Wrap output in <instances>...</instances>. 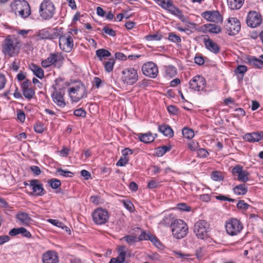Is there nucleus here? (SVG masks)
I'll list each match as a JSON object with an SVG mask.
<instances>
[{
    "instance_id": "nucleus-1",
    "label": "nucleus",
    "mask_w": 263,
    "mask_h": 263,
    "mask_svg": "<svg viewBox=\"0 0 263 263\" xmlns=\"http://www.w3.org/2000/svg\"><path fill=\"white\" fill-rule=\"evenodd\" d=\"M210 230V224L204 220L198 221L194 226V233L197 237L205 242V245L208 246L209 245L208 243H210L212 241V238L210 237L209 234Z\"/></svg>"
},
{
    "instance_id": "nucleus-2",
    "label": "nucleus",
    "mask_w": 263,
    "mask_h": 263,
    "mask_svg": "<svg viewBox=\"0 0 263 263\" xmlns=\"http://www.w3.org/2000/svg\"><path fill=\"white\" fill-rule=\"evenodd\" d=\"M20 42L14 35H8L2 44V51L5 55L9 57H14L17 55L20 51Z\"/></svg>"
},
{
    "instance_id": "nucleus-3",
    "label": "nucleus",
    "mask_w": 263,
    "mask_h": 263,
    "mask_svg": "<svg viewBox=\"0 0 263 263\" xmlns=\"http://www.w3.org/2000/svg\"><path fill=\"white\" fill-rule=\"evenodd\" d=\"M11 8L16 15L23 18L28 17L31 14L30 6L25 0H14L11 3Z\"/></svg>"
},
{
    "instance_id": "nucleus-4",
    "label": "nucleus",
    "mask_w": 263,
    "mask_h": 263,
    "mask_svg": "<svg viewBox=\"0 0 263 263\" xmlns=\"http://www.w3.org/2000/svg\"><path fill=\"white\" fill-rule=\"evenodd\" d=\"M173 236L180 239L185 236L188 232L187 224L181 219H176L171 225Z\"/></svg>"
},
{
    "instance_id": "nucleus-5",
    "label": "nucleus",
    "mask_w": 263,
    "mask_h": 263,
    "mask_svg": "<svg viewBox=\"0 0 263 263\" xmlns=\"http://www.w3.org/2000/svg\"><path fill=\"white\" fill-rule=\"evenodd\" d=\"M68 92L72 101L76 102L86 98L87 95V89L81 82H79L75 86L70 87Z\"/></svg>"
},
{
    "instance_id": "nucleus-6",
    "label": "nucleus",
    "mask_w": 263,
    "mask_h": 263,
    "mask_svg": "<svg viewBox=\"0 0 263 263\" xmlns=\"http://www.w3.org/2000/svg\"><path fill=\"white\" fill-rule=\"evenodd\" d=\"M55 11V8L53 4L50 0H44L40 7V15L41 17L45 20L51 18Z\"/></svg>"
},
{
    "instance_id": "nucleus-7",
    "label": "nucleus",
    "mask_w": 263,
    "mask_h": 263,
    "mask_svg": "<svg viewBox=\"0 0 263 263\" xmlns=\"http://www.w3.org/2000/svg\"><path fill=\"white\" fill-rule=\"evenodd\" d=\"M243 228L240 221L236 219L232 218L229 220L226 225V229L228 234L231 236L238 235Z\"/></svg>"
},
{
    "instance_id": "nucleus-8",
    "label": "nucleus",
    "mask_w": 263,
    "mask_h": 263,
    "mask_svg": "<svg viewBox=\"0 0 263 263\" xmlns=\"http://www.w3.org/2000/svg\"><path fill=\"white\" fill-rule=\"evenodd\" d=\"M59 46L64 51L68 52L71 50L73 46V40L70 32L60 36Z\"/></svg>"
},
{
    "instance_id": "nucleus-9",
    "label": "nucleus",
    "mask_w": 263,
    "mask_h": 263,
    "mask_svg": "<svg viewBox=\"0 0 263 263\" xmlns=\"http://www.w3.org/2000/svg\"><path fill=\"white\" fill-rule=\"evenodd\" d=\"M123 81L128 85H133L138 80L137 70L134 68H127L122 71Z\"/></svg>"
},
{
    "instance_id": "nucleus-10",
    "label": "nucleus",
    "mask_w": 263,
    "mask_h": 263,
    "mask_svg": "<svg viewBox=\"0 0 263 263\" xmlns=\"http://www.w3.org/2000/svg\"><path fill=\"white\" fill-rule=\"evenodd\" d=\"M93 222L98 225L106 223L109 219L108 212L102 208H98L92 214Z\"/></svg>"
},
{
    "instance_id": "nucleus-11",
    "label": "nucleus",
    "mask_w": 263,
    "mask_h": 263,
    "mask_svg": "<svg viewBox=\"0 0 263 263\" xmlns=\"http://www.w3.org/2000/svg\"><path fill=\"white\" fill-rule=\"evenodd\" d=\"M240 23L239 20L235 17L229 18L226 25V29L230 35L236 34L240 30Z\"/></svg>"
},
{
    "instance_id": "nucleus-12",
    "label": "nucleus",
    "mask_w": 263,
    "mask_h": 263,
    "mask_svg": "<svg viewBox=\"0 0 263 263\" xmlns=\"http://www.w3.org/2000/svg\"><path fill=\"white\" fill-rule=\"evenodd\" d=\"M143 73L152 78H156L158 73V69L156 64L150 62L144 64L142 67Z\"/></svg>"
},
{
    "instance_id": "nucleus-13",
    "label": "nucleus",
    "mask_w": 263,
    "mask_h": 263,
    "mask_svg": "<svg viewBox=\"0 0 263 263\" xmlns=\"http://www.w3.org/2000/svg\"><path fill=\"white\" fill-rule=\"evenodd\" d=\"M190 87L195 91L203 90L206 85V82L204 78L200 76L194 77L189 83Z\"/></svg>"
},
{
    "instance_id": "nucleus-14",
    "label": "nucleus",
    "mask_w": 263,
    "mask_h": 263,
    "mask_svg": "<svg viewBox=\"0 0 263 263\" xmlns=\"http://www.w3.org/2000/svg\"><path fill=\"white\" fill-rule=\"evenodd\" d=\"M261 21V15L255 11L250 12L246 20L248 26L252 28H255L259 26Z\"/></svg>"
},
{
    "instance_id": "nucleus-15",
    "label": "nucleus",
    "mask_w": 263,
    "mask_h": 263,
    "mask_svg": "<svg viewBox=\"0 0 263 263\" xmlns=\"http://www.w3.org/2000/svg\"><path fill=\"white\" fill-rule=\"evenodd\" d=\"M202 16L209 22L222 23L223 17L218 11H206L202 13Z\"/></svg>"
},
{
    "instance_id": "nucleus-16",
    "label": "nucleus",
    "mask_w": 263,
    "mask_h": 263,
    "mask_svg": "<svg viewBox=\"0 0 263 263\" xmlns=\"http://www.w3.org/2000/svg\"><path fill=\"white\" fill-rule=\"evenodd\" d=\"M32 190V194L37 196H41L45 194V191L43 187L42 184L39 183V180L34 179L30 181L29 184H26Z\"/></svg>"
},
{
    "instance_id": "nucleus-17",
    "label": "nucleus",
    "mask_w": 263,
    "mask_h": 263,
    "mask_svg": "<svg viewBox=\"0 0 263 263\" xmlns=\"http://www.w3.org/2000/svg\"><path fill=\"white\" fill-rule=\"evenodd\" d=\"M232 173L234 175L237 176V179L243 182H246L249 180V173L244 171L241 166L239 165L234 167L232 171Z\"/></svg>"
},
{
    "instance_id": "nucleus-18",
    "label": "nucleus",
    "mask_w": 263,
    "mask_h": 263,
    "mask_svg": "<svg viewBox=\"0 0 263 263\" xmlns=\"http://www.w3.org/2000/svg\"><path fill=\"white\" fill-rule=\"evenodd\" d=\"M43 263H59V257L57 253L54 251H48L43 254L42 256Z\"/></svg>"
},
{
    "instance_id": "nucleus-19",
    "label": "nucleus",
    "mask_w": 263,
    "mask_h": 263,
    "mask_svg": "<svg viewBox=\"0 0 263 263\" xmlns=\"http://www.w3.org/2000/svg\"><path fill=\"white\" fill-rule=\"evenodd\" d=\"M263 138V132L248 133L244 135L243 139L249 142H258Z\"/></svg>"
},
{
    "instance_id": "nucleus-20",
    "label": "nucleus",
    "mask_w": 263,
    "mask_h": 263,
    "mask_svg": "<svg viewBox=\"0 0 263 263\" xmlns=\"http://www.w3.org/2000/svg\"><path fill=\"white\" fill-rule=\"evenodd\" d=\"M139 240H149L153 245L155 247H158L159 245H161L159 240L155 236H153L150 233H146L145 231H143L139 237Z\"/></svg>"
},
{
    "instance_id": "nucleus-21",
    "label": "nucleus",
    "mask_w": 263,
    "mask_h": 263,
    "mask_svg": "<svg viewBox=\"0 0 263 263\" xmlns=\"http://www.w3.org/2000/svg\"><path fill=\"white\" fill-rule=\"evenodd\" d=\"M16 218L17 221L24 225H28L32 221L29 215L23 212H20L16 215Z\"/></svg>"
},
{
    "instance_id": "nucleus-22",
    "label": "nucleus",
    "mask_w": 263,
    "mask_h": 263,
    "mask_svg": "<svg viewBox=\"0 0 263 263\" xmlns=\"http://www.w3.org/2000/svg\"><path fill=\"white\" fill-rule=\"evenodd\" d=\"M204 43L206 48L210 51L217 53L219 51V46L218 45L212 41L210 38L204 39Z\"/></svg>"
},
{
    "instance_id": "nucleus-23",
    "label": "nucleus",
    "mask_w": 263,
    "mask_h": 263,
    "mask_svg": "<svg viewBox=\"0 0 263 263\" xmlns=\"http://www.w3.org/2000/svg\"><path fill=\"white\" fill-rule=\"evenodd\" d=\"M52 98L54 102L59 107H64L66 103L63 99V95L61 92L54 91L52 94Z\"/></svg>"
},
{
    "instance_id": "nucleus-24",
    "label": "nucleus",
    "mask_w": 263,
    "mask_h": 263,
    "mask_svg": "<svg viewBox=\"0 0 263 263\" xmlns=\"http://www.w3.org/2000/svg\"><path fill=\"white\" fill-rule=\"evenodd\" d=\"M124 248H118L119 256L111 259L109 263H123L125 260L126 252L123 251Z\"/></svg>"
},
{
    "instance_id": "nucleus-25",
    "label": "nucleus",
    "mask_w": 263,
    "mask_h": 263,
    "mask_svg": "<svg viewBox=\"0 0 263 263\" xmlns=\"http://www.w3.org/2000/svg\"><path fill=\"white\" fill-rule=\"evenodd\" d=\"M58 60V55L57 54H52L47 59L42 61V66L44 68H47L55 63Z\"/></svg>"
},
{
    "instance_id": "nucleus-26",
    "label": "nucleus",
    "mask_w": 263,
    "mask_h": 263,
    "mask_svg": "<svg viewBox=\"0 0 263 263\" xmlns=\"http://www.w3.org/2000/svg\"><path fill=\"white\" fill-rule=\"evenodd\" d=\"M166 10L169 11L173 14L177 16L182 21H185L186 18L183 15L182 12L178 8L174 6L172 3Z\"/></svg>"
},
{
    "instance_id": "nucleus-27",
    "label": "nucleus",
    "mask_w": 263,
    "mask_h": 263,
    "mask_svg": "<svg viewBox=\"0 0 263 263\" xmlns=\"http://www.w3.org/2000/svg\"><path fill=\"white\" fill-rule=\"evenodd\" d=\"M166 10L169 11L173 14L177 16L182 21H185L186 18L183 15L182 12L178 8L174 6L172 3Z\"/></svg>"
},
{
    "instance_id": "nucleus-28",
    "label": "nucleus",
    "mask_w": 263,
    "mask_h": 263,
    "mask_svg": "<svg viewBox=\"0 0 263 263\" xmlns=\"http://www.w3.org/2000/svg\"><path fill=\"white\" fill-rule=\"evenodd\" d=\"M166 10L169 11L173 14L177 16L182 21H185L186 18L183 15L182 12L178 8L174 6L172 3Z\"/></svg>"
},
{
    "instance_id": "nucleus-29",
    "label": "nucleus",
    "mask_w": 263,
    "mask_h": 263,
    "mask_svg": "<svg viewBox=\"0 0 263 263\" xmlns=\"http://www.w3.org/2000/svg\"><path fill=\"white\" fill-rule=\"evenodd\" d=\"M166 10L169 11L173 14L177 16L182 21H185L186 18L183 15L182 12L178 8L174 6L172 3Z\"/></svg>"
},
{
    "instance_id": "nucleus-30",
    "label": "nucleus",
    "mask_w": 263,
    "mask_h": 263,
    "mask_svg": "<svg viewBox=\"0 0 263 263\" xmlns=\"http://www.w3.org/2000/svg\"><path fill=\"white\" fill-rule=\"evenodd\" d=\"M166 10L169 11L173 14L177 16L182 21H185L186 18L183 15L182 12L178 8L174 6L172 3Z\"/></svg>"
},
{
    "instance_id": "nucleus-31",
    "label": "nucleus",
    "mask_w": 263,
    "mask_h": 263,
    "mask_svg": "<svg viewBox=\"0 0 263 263\" xmlns=\"http://www.w3.org/2000/svg\"><path fill=\"white\" fill-rule=\"evenodd\" d=\"M244 0H227L228 5L232 10L240 9L243 5Z\"/></svg>"
},
{
    "instance_id": "nucleus-32",
    "label": "nucleus",
    "mask_w": 263,
    "mask_h": 263,
    "mask_svg": "<svg viewBox=\"0 0 263 263\" xmlns=\"http://www.w3.org/2000/svg\"><path fill=\"white\" fill-rule=\"evenodd\" d=\"M159 130L165 136L170 138L172 137L174 135V132L172 128L166 125H163L159 126Z\"/></svg>"
},
{
    "instance_id": "nucleus-33",
    "label": "nucleus",
    "mask_w": 263,
    "mask_h": 263,
    "mask_svg": "<svg viewBox=\"0 0 263 263\" xmlns=\"http://www.w3.org/2000/svg\"><path fill=\"white\" fill-rule=\"evenodd\" d=\"M206 31L211 33H219L221 32V28L219 26L214 24H207L204 25Z\"/></svg>"
},
{
    "instance_id": "nucleus-34",
    "label": "nucleus",
    "mask_w": 263,
    "mask_h": 263,
    "mask_svg": "<svg viewBox=\"0 0 263 263\" xmlns=\"http://www.w3.org/2000/svg\"><path fill=\"white\" fill-rule=\"evenodd\" d=\"M139 139L141 142L148 143L153 142L155 139V137L152 135V133H147L145 134H139Z\"/></svg>"
},
{
    "instance_id": "nucleus-35",
    "label": "nucleus",
    "mask_w": 263,
    "mask_h": 263,
    "mask_svg": "<svg viewBox=\"0 0 263 263\" xmlns=\"http://www.w3.org/2000/svg\"><path fill=\"white\" fill-rule=\"evenodd\" d=\"M30 69L33 71V73L39 78L42 79L44 77V71L41 67L35 64H32L30 66Z\"/></svg>"
},
{
    "instance_id": "nucleus-36",
    "label": "nucleus",
    "mask_w": 263,
    "mask_h": 263,
    "mask_svg": "<svg viewBox=\"0 0 263 263\" xmlns=\"http://www.w3.org/2000/svg\"><path fill=\"white\" fill-rule=\"evenodd\" d=\"M234 192L239 195H243L247 192V187L245 184H241L236 185L233 189Z\"/></svg>"
},
{
    "instance_id": "nucleus-37",
    "label": "nucleus",
    "mask_w": 263,
    "mask_h": 263,
    "mask_svg": "<svg viewBox=\"0 0 263 263\" xmlns=\"http://www.w3.org/2000/svg\"><path fill=\"white\" fill-rule=\"evenodd\" d=\"M35 38L37 41L48 39L51 38V35L48 31L43 29L37 33V34L35 36Z\"/></svg>"
},
{
    "instance_id": "nucleus-38",
    "label": "nucleus",
    "mask_w": 263,
    "mask_h": 263,
    "mask_svg": "<svg viewBox=\"0 0 263 263\" xmlns=\"http://www.w3.org/2000/svg\"><path fill=\"white\" fill-rule=\"evenodd\" d=\"M96 55L99 58V59L102 61L106 57H110L111 55V53L107 50L104 49H100L96 51Z\"/></svg>"
},
{
    "instance_id": "nucleus-39",
    "label": "nucleus",
    "mask_w": 263,
    "mask_h": 263,
    "mask_svg": "<svg viewBox=\"0 0 263 263\" xmlns=\"http://www.w3.org/2000/svg\"><path fill=\"white\" fill-rule=\"evenodd\" d=\"M182 134L183 137L187 139H191L194 136V130L188 128H184L182 129Z\"/></svg>"
},
{
    "instance_id": "nucleus-40",
    "label": "nucleus",
    "mask_w": 263,
    "mask_h": 263,
    "mask_svg": "<svg viewBox=\"0 0 263 263\" xmlns=\"http://www.w3.org/2000/svg\"><path fill=\"white\" fill-rule=\"evenodd\" d=\"M114 64L115 61L111 59H109L107 62H104V65L105 70L108 72L111 71L113 69Z\"/></svg>"
},
{
    "instance_id": "nucleus-41",
    "label": "nucleus",
    "mask_w": 263,
    "mask_h": 263,
    "mask_svg": "<svg viewBox=\"0 0 263 263\" xmlns=\"http://www.w3.org/2000/svg\"><path fill=\"white\" fill-rule=\"evenodd\" d=\"M48 183L50 186L53 189H57L60 186L61 181L57 179H52L48 181Z\"/></svg>"
},
{
    "instance_id": "nucleus-42",
    "label": "nucleus",
    "mask_w": 263,
    "mask_h": 263,
    "mask_svg": "<svg viewBox=\"0 0 263 263\" xmlns=\"http://www.w3.org/2000/svg\"><path fill=\"white\" fill-rule=\"evenodd\" d=\"M166 73L170 77H174L176 74V69L173 66H168L166 68Z\"/></svg>"
},
{
    "instance_id": "nucleus-43",
    "label": "nucleus",
    "mask_w": 263,
    "mask_h": 263,
    "mask_svg": "<svg viewBox=\"0 0 263 263\" xmlns=\"http://www.w3.org/2000/svg\"><path fill=\"white\" fill-rule=\"evenodd\" d=\"M123 239L125 240L129 245H133L134 242L140 240L139 239V237L137 238L133 236H127L124 237Z\"/></svg>"
},
{
    "instance_id": "nucleus-44",
    "label": "nucleus",
    "mask_w": 263,
    "mask_h": 263,
    "mask_svg": "<svg viewBox=\"0 0 263 263\" xmlns=\"http://www.w3.org/2000/svg\"><path fill=\"white\" fill-rule=\"evenodd\" d=\"M157 2L158 4L160 5L163 8L166 9L172 3L171 0H157Z\"/></svg>"
},
{
    "instance_id": "nucleus-45",
    "label": "nucleus",
    "mask_w": 263,
    "mask_h": 263,
    "mask_svg": "<svg viewBox=\"0 0 263 263\" xmlns=\"http://www.w3.org/2000/svg\"><path fill=\"white\" fill-rule=\"evenodd\" d=\"M23 95L25 98L31 99L34 95V91L30 88L23 90Z\"/></svg>"
},
{
    "instance_id": "nucleus-46",
    "label": "nucleus",
    "mask_w": 263,
    "mask_h": 263,
    "mask_svg": "<svg viewBox=\"0 0 263 263\" xmlns=\"http://www.w3.org/2000/svg\"><path fill=\"white\" fill-rule=\"evenodd\" d=\"M250 63L251 64H253L256 67L260 68L262 67L263 64L261 62L260 60L257 59L256 58H253L250 61Z\"/></svg>"
},
{
    "instance_id": "nucleus-47",
    "label": "nucleus",
    "mask_w": 263,
    "mask_h": 263,
    "mask_svg": "<svg viewBox=\"0 0 263 263\" xmlns=\"http://www.w3.org/2000/svg\"><path fill=\"white\" fill-rule=\"evenodd\" d=\"M168 39L169 40L175 43H179L181 42L180 37L173 33H171L169 34Z\"/></svg>"
},
{
    "instance_id": "nucleus-48",
    "label": "nucleus",
    "mask_w": 263,
    "mask_h": 263,
    "mask_svg": "<svg viewBox=\"0 0 263 263\" xmlns=\"http://www.w3.org/2000/svg\"><path fill=\"white\" fill-rule=\"evenodd\" d=\"M162 36L158 34H152L145 36V39L147 41H159L161 39Z\"/></svg>"
},
{
    "instance_id": "nucleus-49",
    "label": "nucleus",
    "mask_w": 263,
    "mask_h": 263,
    "mask_svg": "<svg viewBox=\"0 0 263 263\" xmlns=\"http://www.w3.org/2000/svg\"><path fill=\"white\" fill-rule=\"evenodd\" d=\"M129 159L128 157H125L124 156H122V157L120 158L119 161L117 162L116 165L117 166H122L125 165L128 162Z\"/></svg>"
},
{
    "instance_id": "nucleus-50",
    "label": "nucleus",
    "mask_w": 263,
    "mask_h": 263,
    "mask_svg": "<svg viewBox=\"0 0 263 263\" xmlns=\"http://www.w3.org/2000/svg\"><path fill=\"white\" fill-rule=\"evenodd\" d=\"M247 67L245 65H239L235 69V72L243 75V74L247 71Z\"/></svg>"
},
{
    "instance_id": "nucleus-51",
    "label": "nucleus",
    "mask_w": 263,
    "mask_h": 263,
    "mask_svg": "<svg viewBox=\"0 0 263 263\" xmlns=\"http://www.w3.org/2000/svg\"><path fill=\"white\" fill-rule=\"evenodd\" d=\"M197 155L201 158H205L209 155V153L204 148H199L197 149Z\"/></svg>"
},
{
    "instance_id": "nucleus-52",
    "label": "nucleus",
    "mask_w": 263,
    "mask_h": 263,
    "mask_svg": "<svg viewBox=\"0 0 263 263\" xmlns=\"http://www.w3.org/2000/svg\"><path fill=\"white\" fill-rule=\"evenodd\" d=\"M177 208L183 211H190L191 210V207L187 205L186 204L184 203H181L177 204Z\"/></svg>"
},
{
    "instance_id": "nucleus-53",
    "label": "nucleus",
    "mask_w": 263,
    "mask_h": 263,
    "mask_svg": "<svg viewBox=\"0 0 263 263\" xmlns=\"http://www.w3.org/2000/svg\"><path fill=\"white\" fill-rule=\"evenodd\" d=\"M86 111L82 108H79L74 110V115L78 117H84L86 116Z\"/></svg>"
},
{
    "instance_id": "nucleus-54",
    "label": "nucleus",
    "mask_w": 263,
    "mask_h": 263,
    "mask_svg": "<svg viewBox=\"0 0 263 263\" xmlns=\"http://www.w3.org/2000/svg\"><path fill=\"white\" fill-rule=\"evenodd\" d=\"M57 171L58 172L60 173V175L65 177H71L73 175V173L71 172L64 171L61 168H59Z\"/></svg>"
},
{
    "instance_id": "nucleus-55",
    "label": "nucleus",
    "mask_w": 263,
    "mask_h": 263,
    "mask_svg": "<svg viewBox=\"0 0 263 263\" xmlns=\"http://www.w3.org/2000/svg\"><path fill=\"white\" fill-rule=\"evenodd\" d=\"M237 206L239 209L247 210L249 207V205L245 203L243 200H240L238 202Z\"/></svg>"
},
{
    "instance_id": "nucleus-56",
    "label": "nucleus",
    "mask_w": 263,
    "mask_h": 263,
    "mask_svg": "<svg viewBox=\"0 0 263 263\" xmlns=\"http://www.w3.org/2000/svg\"><path fill=\"white\" fill-rule=\"evenodd\" d=\"M103 31L105 33L111 36H115L116 35V32L113 29L107 27H104L103 29Z\"/></svg>"
},
{
    "instance_id": "nucleus-57",
    "label": "nucleus",
    "mask_w": 263,
    "mask_h": 263,
    "mask_svg": "<svg viewBox=\"0 0 263 263\" xmlns=\"http://www.w3.org/2000/svg\"><path fill=\"white\" fill-rule=\"evenodd\" d=\"M215 198L217 200H221V201H234V199H233L232 198H229L227 196H225L224 195H219L216 196Z\"/></svg>"
},
{
    "instance_id": "nucleus-58",
    "label": "nucleus",
    "mask_w": 263,
    "mask_h": 263,
    "mask_svg": "<svg viewBox=\"0 0 263 263\" xmlns=\"http://www.w3.org/2000/svg\"><path fill=\"white\" fill-rule=\"evenodd\" d=\"M48 221L53 225H55L57 227L62 228L63 229H64V226H63V223L61 222H60L59 221H58L57 220L49 219L48 220Z\"/></svg>"
},
{
    "instance_id": "nucleus-59",
    "label": "nucleus",
    "mask_w": 263,
    "mask_h": 263,
    "mask_svg": "<svg viewBox=\"0 0 263 263\" xmlns=\"http://www.w3.org/2000/svg\"><path fill=\"white\" fill-rule=\"evenodd\" d=\"M198 147L199 144L196 142L192 141L189 144V148L193 151H197Z\"/></svg>"
},
{
    "instance_id": "nucleus-60",
    "label": "nucleus",
    "mask_w": 263,
    "mask_h": 263,
    "mask_svg": "<svg viewBox=\"0 0 263 263\" xmlns=\"http://www.w3.org/2000/svg\"><path fill=\"white\" fill-rule=\"evenodd\" d=\"M21 228H13L9 233V234L11 236H15L17 234H21Z\"/></svg>"
},
{
    "instance_id": "nucleus-61",
    "label": "nucleus",
    "mask_w": 263,
    "mask_h": 263,
    "mask_svg": "<svg viewBox=\"0 0 263 263\" xmlns=\"http://www.w3.org/2000/svg\"><path fill=\"white\" fill-rule=\"evenodd\" d=\"M6 82L5 77L4 74L0 73V90L4 88Z\"/></svg>"
},
{
    "instance_id": "nucleus-62",
    "label": "nucleus",
    "mask_w": 263,
    "mask_h": 263,
    "mask_svg": "<svg viewBox=\"0 0 263 263\" xmlns=\"http://www.w3.org/2000/svg\"><path fill=\"white\" fill-rule=\"evenodd\" d=\"M67 259L68 261H70V263H82L79 258L72 256L67 257Z\"/></svg>"
},
{
    "instance_id": "nucleus-63",
    "label": "nucleus",
    "mask_w": 263,
    "mask_h": 263,
    "mask_svg": "<svg viewBox=\"0 0 263 263\" xmlns=\"http://www.w3.org/2000/svg\"><path fill=\"white\" fill-rule=\"evenodd\" d=\"M123 203L124 206L126 209L130 211L132 210V208H133V204L130 201L123 200Z\"/></svg>"
},
{
    "instance_id": "nucleus-64",
    "label": "nucleus",
    "mask_w": 263,
    "mask_h": 263,
    "mask_svg": "<svg viewBox=\"0 0 263 263\" xmlns=\"http://www.w3.org/2000/svg\"><path fill=\"white\" fill-rule=\"evenodd\" d=\"M30 168L35 175H39L41 174L40 168L37 166H31L30 167Z\"/></svg>"
}]
</instances>
